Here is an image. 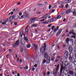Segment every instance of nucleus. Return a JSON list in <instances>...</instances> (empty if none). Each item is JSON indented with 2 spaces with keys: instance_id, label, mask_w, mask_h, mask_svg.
<instances>
[{
  "instance_id": "obj_1",
  "label": "nucleus",
  "mask_w": 76,
  "mask_h": 76,
  "mask_svg": "<svg viewBox=\"0 0 76 76\" xmlns=\"http://www.w3.org/2000/svg\"><path fill=\"white\" fill-rule=\"evenodd\" d=\"M62 59H61L60 62L61 65V68L60 69V75L61 76V75L63 74V71L64 72L66 68L64 66H63V64H64L63 61H62Z\"/></svg>"
},
{
  "instance_id": "obj_2",
  "label": "nucleus",
  "mask_w": 76,
  "mask_h": 76,
  "mask_svg": "<svg viewBox=\"0 0 76 76\" xmlns=\"http://www.w3.org/2000/svg\"><path fill=\"white\" fill-rule=\"evenodd\" d=\"M28 26H27L26 27V28L25 29V32L26 33V36H26L24 37V39L27 42V41H28Z\"/></svg>"
},
{
  "instance_id": "obj_3",
  "label": "nucleus",
  "mask_w": 76,
  "mask_h": 76,
  "mask_svg": "<svg viewBox=\"0 0 76 76\" xmlns=\"http://www.w3.org/2000/svg\"><path fill=\"white\" fill-rule=\"evenodd\" d=\"M60 67V64H58L57 65V66L56 67V70L54 69L53 70V73L54 74V75L55 76H56V74H57L58 73V70H59V68Z\"/></svg>"
},
{
  "instance_id": "obj_4",
  "label": "nucleus",
  "mask_w": 76,
  "mask_h": 76,
  "mask_svg": "<svg viewBox=\"0 0 76 76\" xmlns=\"http://www.w3.org/2000/svg\"><path fill=\"white\" fill-rule=\"evenodd\" d=\"M39 19L38 18L34 17L30 18L29 19V23H30V24L34 23V22H35L36 20H39Z\"/></svg>"
},
{
  "instance_id": "obj_5",
  "label": "nucleus",
  "mask_w": 76,
  "mask_h": 76,
  "mask_svg": "<svg viewBox=\"0 0 76 76\" xmlns=\"http://www.w3.org/2000/svg\"><path fill=\"white\" fill-rule=\"evenodd\" d=\"M70 56L69 57V60L70 62L71 63H74L75 60L76 59L73 57L71 56V55L69 54Z\"/></svg>"
},
{
  "instance_id": "obj_6",
  "label": "nucleus",
  "mask_w": 76,
  "mask_h": 76,
  "mask_svg": "<svg viewBox=\"0 0 76 76\" xmlns=\"http://www.w3.org/2000/svg\"><path fill=\"white\" fill-rule=\"evenodd\" d=\"M16 15H13L12 17H10V19L7 20V22H11L12 21V19H14L15 18H16Z\"/></svg>"
},
{
  "instance_id": "obj_7",
  "label": "nucleus",
  "mask_w": 76,
  "mask_h": 76,
  "mask_svg": "<svg viewBox=\"0 0 76 76\" xmlns=\"http://www.w3.org/2000/svg\"><path fill=\"white\" fill-rule=\"evenodd\" d=\"M59 28V26H58L56 28H55V26H52V27L51 28V29L52 30H53V31L54 32H57V31H58V29Z\"/></svg>"
},
{
  "instance_id": "obj_8",
  "label": "nucleus",
  "mask_w": 76,
  "mask_h": 76,
  "mask_svg": "<svg viewBox=\"0 0 76 76\" xmlns=\"http://www.w3.org/2000/svg\"><path fill=\"white\" fill-rule=\"evenodd\" d=\"M19 45V40H18L13 44V46L14 47H16L18 46Z\"/></svg>"
},
{
  "instance_id": "obj_9",
  "label": "nucleus",
  "mask_w": 76,
  "mask_h": 76,
  "mask_svg": "<svg viewBox=\"0 0 76 76\" xmlns=\"http://www.w3.org/2000/svg\"><path fill=\"white\" fill-rule=\"evenodd\" d=\"M64 66L65 67L68 66V67H71V64L67 61H66L64 63Z\"/></svg>"
},
{
  "instance_id": "obj_10",
  "label": "nucleus",
  "mask_w": 76,
  "mask_h": 76,
  "mask_svg": "<svg viewBox=\"0 0 76 76\" xmlns=\"http://www.w3.org/2000/svg\"><path fill=\"white\" fill-rule=\"evenodd\" d=\"M39 50L40 53H43L45 52L46 51V48H44V47L42 46V48L39 49Z\"/></svg>"
},
{
  "instance_id": "obj_11",
  "label": "nucleus",
  "mask_w": 76,
  "mask_h": 76,
  "mask_svg": "<svg viewBox=\"0 0 76 76\" xmlns=\"http://www.w3.org/2000/svg\"><path fill=\"white\" fill-rule=\"evenodd\" d=\"M68 56H69V52H68V51H65L64 53V58L65 59H66V58H68Z\"/></svg>"
},
{
  "instance_id": "obj_12",
  "label": "nucleus",
  "mask_w": 76,
  "mask_h": 76,
  "mask_svg": "<svg viewBox=\"0 0 76 76\" xmlns=\"http://www.w3.org/2000/svg\"><path fill=\"white\" fill-rule=\"evenodd\" d=\"M44 56L45 58H46V60L48 59V55L47 53L45 52L44 54Z\"/></svg>"
},
{
  "instance_id": "obj_13",
  "label": "nucleus",
  "mask_w": 76,
  "mask_h": 76,
  "mask_svg": "<svg viewBox=\"0 0 76 76\" xmlns=\"http://www.w3.org/2000/svg\"><path fill=\"white\" fill-rule=\"evenodd\" d=\"M33 47L34 48V49L35 51H37V50L38 49V45L36 43H34L33 44Z\"/></svg>"
},
{
  "instance_id": "obj_14",
  "label": "nucleus",
  "mask_w": 76,
  "mask_h": 76,
  "mask_svg": "<svg viewBox=\"0 0 76 76\" xmlns=\"http://www.w3.org/2000/svg\"><path fill=\"white\" fill-rule=\"evenodd\" d=\"M68 50L70 52H73V47L72 46H69L68 48Z\"/></svg>"
},
{
  "instance_id": "obj_15",
  "label": "nucleus",
  "mask_w": 76,
  "mask_h": 76,
  "mask_svg": "<svg viewBox=\"0 0 76 76\" xmlns=\"http://www.w3.org/2000/svg\"><path fill=\"white\" fill-rule=\"evenodd\" d=\"M62 31V30L61 29H60L58 30V31L56 33V36H59V35L61 33V31Z\"/></svg>"
},
{
  "instance_id": "obj_16",
  "label": "nucleus",
  "mask_w": 76,
  "mask_h": 76,
  "mask_svg": "<svg viewBox=\"0 0 76 76\" xmlns=\"http://www.w3.org/2000/svg\"><path fill=\"white\" fill-rule=\"evenodd\" d=\"M69 73L70 75L71 76H74V73L73 70H70L69 71Z\"/></svg>"
},
{
  "instance_id": "obj_17",
  "label": "nucleus",
  "mask_w": 76,
  "mask_h": 76,
  "mask_svg": "<svg viewBox=\"0 0 76 76\" xmlns=\"http://www.w3.org/2000/svg\"><path fill=\"white\" fill-rule=\"evenodd\" d=\"M61 18V16L60 15H56L55 16V19H59Z\"/></svg>"
},
{
  "instance_id": "obj_18",
  "label": "nucleus",
  "mask_w": 76,
  "mask_h": 76,
  "mask_svg": "<svg viewBox=\"0 0 76 76\" xmlns=\"http://www.w3.org/2000/svg\"><path fill=\"white\" fill-rule=\"evenodd\" d=\"M20 36L21 37H22L23 35V30L21 31L20 32Z\"/></svg>"
},
{
  "instance_id": "obj_19",
  "label": "nucleus",
  "mask_w": 76,
  "mask_h": 76,
  "mask_svg": "<svg viewBox=\"0 0 76 76\" xmlns=\"http://www.w3.org/2000/svg\"><path fill=\"white\" fill-rule=\"evenodd\" d=\"M21 43L22 45H24V44H25L26 42H25V40H22L21 41Z\"/></svg>"
},
{
  "instance_id": "obj_20",
  "label": "nucleus",
  "mask_w": 76,
  "mask_h": 76,
  "mask_svg": "<svg viewBox=\"0 0 76 76\" xmlns=\"http://www.w3.org/2000/svg\"><path fill=\"white\" fill-rule=\"evenodd\" d=\"M69 41H70V39L69 38H67L66 39V44H69Z\"/></svg>"
},
{
  "instance_id": "obj_21",
  "label": "nucleus",
  "mask_w": 76,
  "mask_h": 76,
  "mask_svg": "<svg viewBox=\"0 0 76 76\" xmlns=\"http://www.w3.org/2000/svg\"><path fill=\"white\" fill-rule=\"evenodd\" d=\"M70 12H71V10L70 9H69L68 10L66 11V14H69V13H70Z\"/></svg>"
},
{
  "instance_id": "obj_22",
  "label": "nucleus",
  "mask_w": 76,
  "mask_h": 76,
  "mask_svg": "<svg viewBox=\"0 0 76 76\" xmlns=\"http://www.w3.org/2000/svg\"><path fill=\"white\" fill-rule=\"evenodd\" d=\"M38 26V24L36 23L32 25L31 27L34 28V27H36V26Z\"/></svg>"
},
{
  "instance_id": "obj_23",
  "label": "nucleus",
  "mask_w": 76,
  "mask_h": 76,
  "mask_svg": "<svg viewBox=\"0 0 76 76\" xmlns=\"http://www.w3.org/2000/svg\"><path fill=\"white\" fill-rule=\"evenodd\" d=\"M74 32V30L73 29L71 30L70 31H69V34L70 35H71L72 33Z\"/></svg>"
},
{
  "instance_id": "obj_24",
  "label": "nucleus",
  "mask_w": 76,
  "mask_h": 76,
  "mask_svg": "<svg viewBox=\"0 0 76 76\" xmlns=\"http://www.w3.org/2000/svg\"><path fill=\"white\" fill-rule=\"evenodd\" d=\"M46 63H48H48H50V58H49L48 59H46Z\"/></svg>"
},
{
  "instance_id": "obj_25",
  "label": "nucleus",
  "mask_w": 76,
  "mask_h": 76,
  "mask_svg": "<svg viewBox=\"0 0 76 76\" xmlns=\"http://www.w3.org/2000/svg\"><path fill=\"white\" fill-rule=\"evenodd\" d=\"M74 12L73 13V15H76V9H73Z\"/></svg>"
},
{
  "instance_id": "obj_26",
  "label": "nucleus",
  "mask_w": 76,
  "mask_h": 76,
  "mask_svg": "<svg viewBox=\"0 0 76 76\" xmlns=\"http://www.w3.org/2000/svg\"><path fill=\"white\" fill-rule=\"evenodd\" d=\"M63 7H64V5H63L62 4H61V6H58V7H59L60 8H63Z\"/></svg>"
},
{
  "instance_id": "obj_27",
  "label": "nucleus",
  "mask_w": 76,
  "mask_h": 76,
  "mask_svg": "<svg viewBox=\"0 0 76 76\" xmlns=\"http://www.w3.org/2000/svg\"><path fill=\"white\" fill-rule=\"evenodd\" d=\"M43 23H45V24H47L48 23V21L47 20L43 22Z\"/></svg>"
},
{
  "instance_id": "obj_28",
  "label": "nucleus",
  "mask_w": 76,
  "mask_h": 76,
  "mask_svg": "<svg viewBox=\"0 0 76 76\" xmlns=\"http://www.w3.org/2000/svg\"><path fill=\"white\" fill-rule=\"evenodd\" d=\"M25 15L26 17H27V18H29V15L28 14L25 13Z\"/></svg>"
},
{
  "instance_id": "obj_29",
  "label": "nucleus",
  "mask_w": 76,
  "mask_h": 76,
  "mask_svg": "<svg viewBox=\"0 0 76 76\" xmlns=\"http://www.w3.org/2000/svg\"><path fill=\"white\" fill-rule=\"evenodd\" d=\"M27 48H29L31 47V44H28L27 45Z\"/></svg>"
},
{
  "instance_id": "obj_30",
  "label": "nucleus",
  "mask_w": 76,
  "mask_h": 76,
  "mask_svg": "<svg viewBox=\"0 0 76 76\" xmlns=\"http://www.w3.org/2000/svg\"><path fill=\"white\" fill-rule=\"evenodd\" d=\"M42 62L43 64H45L46 63V60L45 59H44L42 61Z\"/></svg>"
},
{
  "instance_id": "obj_31",
  "label": "nucleus",
  "mask_w": 76,
  "mask_h": 76,
  "mask_svg": "<svg viewBox=\"0 0 76 76\" xmlns=\"http://www.w3.org/2000/svg\"><path fill=\"white\" fill-rule=\"evenodd\" d=\"M69 73L68 71H66L65 73V75H68L69 74Z\"/></svg>"
},
{
  "instance_id": "obj_32",
  "label": "nucleus",
  "mask_w": 76,
  "mask_h": 76,
  "mask_svg": "<svg viewBox=\"0 0 76 76\" xmlns=\"http://www.w3.org/2000/svg\"><path fill=\"white\" fill-rule=\"evenodd\" d=\"M71 38H74V39H76V36H72L71 37Z\"/></svg>"
},
{
  "instance_id": "obj_33",
  "label": "nucleus",
  "mask_w": 76,
  "mask_h": 76,
  "mask_svg": "<svg viewBox=\"0 0 76 76\" xmlns=\"http://www.w3.org/2000/svg\"><path fill=\"white\" fill-rule=\"evenodd\" d=\"M56 3L57 4V5H58V4H60L61 2L59 1H57Z\"/></svg>"
},
{
  "instance_id": "obj_34",
  "label": "nucleus",
  "mask_w": 76,
  "mask_h": 76,
  "mask_svg": "<svg viewBox=\"0 0 76 76\" xmlns=\"http://www.w3.org/2000/svg\"><path fill=\"white\" fill-rule=\"evenodd\" d=\"M53 6L54 7H55L56 6H57V3H55L53 4Z\"/></svg>"
},
{
  "instance_id": "obj_35",
  "label": "nucleus",
  "mask_w": 76,
  "mask_h": 76,
  "mask_svg": "<svg viewBox=\"0 0 76 76\" xmlns=\"http://www.w3.org/2000/svg\"><path fill=\"white\" fill-rule=\"evenodd\" d=\"M70 39V41H71V43L73 44V39Z\"/></svg>"
},
{
  "instance_id": "obj_36",
  "label": "nucleus",
  "mask_w": 76,
  "mask_h": 76,
  "mask_svg": "<svg viewBox=\"0 0 76 76\" xmlns=\"http://www.w3.org/2000/svg\"><path fill=\"white\" fill-rule=\"evenodd\" d=\"M42 47H44V48H46V43H44V46H43Z\"/></svg>"
},
{
  "instance_id": "obj_37",
  "label": "nucleus",
  "mask_w": 76,
  "mask_h": 76,
  "mask_svg": "<svg viewBox=\"0 0 76 76\" xmlns=\"http://www.w3.org/2000/svg\"><path fill=\"white\" fill-rule=\"evenodd\" d=\"M54 59H55V57H52V58H51V60H52V61H53Z\"/></svg>"
},
{
  "instance_id": "obj_38",
  "label": "nucleus",
  "mask_w": 76,
  "mask_h": 76,
  "mask_svg": "<svg viewBox=\"0 0 76 76\" xmlns=\"http://www.w3.org/2000/svg\"><path fill=\"white\" fill-rule=\"evenodd\" d=\"M23 68L24 69H28V67L27 66L26 67H24Z\"/></svg>"
},
{
  "instance_id": "obj_39",
  "label": "nucleus",
  "mask_w": 76,
  "mask_h": 76,
  "mask_svg": "<svg viewBox=\"0 0 76 76\" xmlns=\"http://www.w3.org/2000/svg\"><path fill=\"white\" fill-rule=\"evenodd\" d=\"M67 3H71L72 0H67Z\"/></svg>"
},
{
  "instance_id": "obj_40",
  "label": "nucleus",
  "mask_w": 76,
  "mask_h": 76,
  "mask_svg": "<svg viewBox=\"0 0 76 76\" xmlns=\"http://www.w3.org/2000/svg\"><path fill=\"white\" fill-rule=\"evenodd\" d=\"M56 55V53H53V57H55V56Z\"/></svg>"
},
{
  "instance_id": "obj_41",
  "label": "nucleus",
  "mask_w": 76,
  "mask_h": 76,
  "mask_svg": "<svg viewBox=\"0 0 76 76\" xmlns=\"http://www.w3.org/2000/svg\"><path fill=\"white\" fill-rule=\"evenodd\" d=\"M68 7H69V4H67L66 5H65L66 8H67Z\"/></svg>"
},
{
  "instance_id": "obj_42",
  "label": "nucleus",
  "mask_w": 76,
  "mask_h": 76,
  "mask_svg": "<svg viewBox=\"0 0 76 76\" xmlns=\"http://www.w3.org/2000/svg\"><path fill=\"white\" fill-rule=\"evenodd\" d=\"M50 72L49 71H48L47 72V75H50Z\"/></svg>"
},
{
  "instance_id": "obj_43",
  "label": "nucleus",
  "mask_w": 76,
  "mask_h": 76,
  "mask_svg": "<svg viewBox=\"0 0 76 76\" xmlns=\"http://www.w3.org/2000/svg\"><path fill=\"white\" fill-rule=\"evenodd\" d=\"M38 66V64H35L34 66V67H37V66Z\"/></svg>"
},
{
  "instance_id": "obj_44",
  "label": "nucleus",
  "mask_w": 76,
  "mask_h": 76,
  "mask_svg": "<svg viewBox=\"0 0 76 76\" xmlns=\"http://www.w3.org/2000/svg\"><path fill=\"white\" fill-rule=\"evenodd\" d=\"M37 14H39V15H40L41 14V12H36Z\"/></svg>"
},
{
  "instance_id": "obj_45",
  "label": "nucleus",
  "mask_w": 76,
  "mask_h": 76,
  "mask_svg": "<svg viewBox=\"0 0 76 76\" xmlns=\"http://www.w3.org/2000/svg\"><path fill=\"white\" fill-rule=\"evenodd\" d=\"M74 64L75 65V66L76 67V60L74 62Z\"/></svg>"
},
{
  "instance_id": "obj_46",
  "label": "nucleus",
  "mask_w": 76,
  "mask_h": 76,
  "mask_svg": "<svg viewBox=\"0 0 76 76\" xmlns=\"http://www.w3.org/2000/svg\"><path fill=\"white\" fill-rule=\"evenodd\" d=\"M72 34L74 36L76 35V34H75V32H73V33H72Z\"/></svg>"
},
{
  "instance_id": "obj_47",
  "label": "nucleus",
  "mask_w": 76,
  "mask_h": 76,
  "mask_svg": "<svg viewBox=\"0 0 76 76\" xmlns=\"http://www.w3.org/2000/svg\"><path fill=\"white\" fill-rule=\"evenodd\" d=\"M50 22H53V21H54L53 20V18L50 19Z\"/></svg>"
},
{
  "instance_id": "obj_48",
  "label": "nucleus",
  "mask_w": 76,
  "mask_h": 76,
  "mask_svg": "<svg viewBox=\"0 0 76 76\" xmlns=\"http://www.w3.org/2000/svg\"><path fill=\"white\" fill-rule=\"evenodd\" d=\"M47 15V17H48L49 16H50V13H48V14H46Z\"/></svg>"
},
{
  "instance_id": "obj_49",
  "label": "nucleus",
  "mask_w": 76,
  "mask_h": 76,
  "mask_svg": "<svg viewBox=\"0 0 76 76\" xmlns=\"http://www.w3.org/2000/svg\"><path fill=\"white\" fill-rule=\"evenodd\" d=\"M52 26V24H50L48 26V27H51Z\"/></svg>"
},
{
  "instance_id": "obj_50",
  "label": "nucleus",
  "mask_w": 76,
  "mask_h": 76,
  "mask_svg": "<svg viewBox=\"0 0 76 76\" xmlns=\"http://www.w3.org/2000/svg\"><path fill=\"white\" fill-rule=\"evenodd\" d=\"M65 34H62V35L61 36V37H62V38H63V37L64 36H65Z\"/></svg>"
},
{
  "instance_id": "obj_51",
  "label": "nucleus",
  "mask_w": 76,
  "mask_h": 76,
  "mask_svg": "<svg viewBox=\"0 0 76 76\" xmlns=\"http://www.w3.org/2000/svg\"><path fill=\"white\" fill-rule=\"evenodd\" d=\"M25 16V15H22L21 16V18L22 19H23V18H24V17Z\"/></svg>"
},
{
  "instance_id": "obj_52",
  "label": "nucleus",
  "mask_w": 76,
  "mask_h": 76,
  "mask_svg": "<svg viewBox=\"0 0 76 76\" xmlns=\"http://www.w3.org/2000/svg\"><path fill=\"white\" fill-rule=\"evenodd\" d=\"M43 76H46V74H45V72H43Z\"/></svg>"
},
{
  "instance_id": "obj_53",
  "label": "nucleus",
  "mask_w": 76,
  "mask_h": 76,
  "mask_svg": "<svg viewBox=\"0 0 76 76\" xmlns=\"http://www.w3.org/2000/svg\"><path fill=\"white\" fill-rule=\"evenodd\" d=\"M44 16H45V17L46 19H47V17H47V14H46V15H44Z\"/></svg>"
},
{
  "instance_id": "obj_54",
  "label": "nucleus",
  "mask_w": 76,
  "mask_h": 76,
  "mask_svg": "<svg viewBox=\"0 0 76 76\" xmlns=\"http://www.w3.org/2000/svg\"><path fill=\"white\" fill-rule=\"evenodd\" d=\"M23 48H22L21 49V52H22H22H23Z\"/></svg>"
},
{
  "instance_id": "obj_55",
  "label": "nucleus",
  "mask_w": 76,
  "mask_h": 76,
  "mask_svg": "<svg viewBox=\"0 0 76 76\" xmlns=\"http://www.w3.org/2000/svg\"><path fill=\"white\" fill-rule=\"evenodd\" d=\"M51 5H49L48 7L49 9H51Z\"/></svg>"
},
{
  "instance_id": "obj_56",
  "label": "nucleus",
  "mask_w": 76,
  "mask_h": 76,
  "mask_svg": "<svg viewBox=\"0 0 76 76\" xmlns=\"http://www.w3.org/2000/svg\"><path fill=\"white\" fill-rule=\"evenodd\" d=\"M19 14L20 16H21V15H22V13L20 12Z\"/></svg>"
},
{
  "instance_id": "obj_57",
  "label": "nucleus",
  "mask_w": 76,
  "mask_h": 76,
  "mask_svg": "<svg viewBox=\"0 0 76 76\" xmlns=\"http://www.w3.org/2000/svg\"><path fill=\"white\" fill-rule=\"evenodd\" d=\"M6 22H5L4 23H2V25H4V24H6Z\"/></svg>"
},
{
  "instance_id": "obj_58",
  "label": "nucleus",
  "mask_w": 76,
  "mask_h": 76,
  "mask_svg": "<svg viewBox=\"0 0 76 76\" xmlns=\"http://www.w3.org/2000/svg\"><path fill=\"white\" fill-rule=\"evenodd\" d=\"M53 34H51V35H50V38H51V37H52V36H53Z\"/></svg>"
},
{
  "instance_id": "obj_59",
  "label": "nucleus",
  "mask_w": 76,
  "mask_h": 76,
  "mask_svg": "<svg viewBox=\"0 0 76 76\" xmlns=\"http://www.w3.org/2000/svg\"><path fill=\"white\" fill-rule=\"evenodd\" d=\"M51 16H48V19H50V18H51Z\"/></svg>"
},
{
  "instance_id": "obj_60",
  "label": "nucleus",
  "mask_w": 76,
  "mask_h": 76,
  "mask_svg": "<svg viewBox=\"0 0 76 76\" xmlns=\"http://www.w3.org/2000/svg\"><path fill=\"white\" fill-rule=\"evenodd\" d=\"M74 50L75 52H76V48H74Z\"/></svg>"
},
{
  "instance_id": "obj_61",
  "label": "nucleus",
  "mask_w": 76,
  "mask_h": 76,
  "mask_svg": "<svg viewBox=\"0 0 76 76\" xmlns=\"http://www.w3.org/2000/svg\"><path fill=\"white\" fill-rule=\"evenodd\" d=\"M12 49H10L9 50V51L10 52H12Z\"/></svg>"
},
{
  "instance_id": "obj_62",
  "label": "nucleus",
  "mask_w": 76,
  "mask_h": 76,
  "mask_svg": "<svg viewBox=\"0 0 76 76\" xmlns=\"http://www.w3.org/2000/svg\"><path fill=\"white\" fill-rule=\"evenodd\" d=\"M61 16H63V13H60Z\"/></svg>"
},
{
  "instance_id": "obj_63",
  "label": "nucleus",
  "mask_w": 76,
  "mask_h": 76,
  "mask_svg": "<svg viewBox=\"0 0 76 76\" xmlns=\"http://www.w3.org/2000/svg\"><path fill=\"white\" fill-rule=\"evenodd\" d=\"M17 76H20V74H19V73H18L17 75Z\"/></svg>"
},
{
  "instance_id": "obj_64",
  "label": "nucleus",
  "mask_w": 76,
  "mask_h": 76,
  "mask_svg": "<svg viewBox=\"0 0 76 76\" xmlns=\"http://www.w3.org/2000/svg\"><path fill=\"white\" fill-rule=\"evenodd\" d=\"M75 57L76 59V53L75 54Z\"/></svg>"
}]
</instances>
